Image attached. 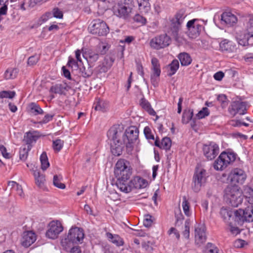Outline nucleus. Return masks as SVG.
Here are the masks:
<instances>
[{"instance_id":"obj_62","label":"nucleus","mask_w":253,"mask_h":253,"mask_svg":"<svg viewBox=\"0 0 253 253\" xmlns=\"http://www.w3.org/2000/svg\"><path fill=\"white\" fill-rule=\"evenodd\" d=\"M54 116V114H46L45 115L42 121L41 122V124H46L48 123L49 121H51Z\"/></svg>"},{"instance_id":"obj_50","label":"nucleus","mask_w":253,"mask_h":253,"mask_svg":"<svg viewBox=\"0 0 253 253\" xmlns=\"http://www.w3.org/2000/svg\"><path fill=\"white\" fill-rule=\"evenodd\" d=\"M16 95L14 91H1L0 92V98H13Z\"/></svg>"},{"instance_id":"obj_34","label":"nucleus","mask_w":253,"mask_h":253,"mask_svg":"<svg viewBox=\"0 0 253 253\" xmlns=\"http://www.w3.org/2000/svg\"><path fill=\"white\" fill-rule=\"evenodd\" d=\"M115 61V59L111 56H106L104 58V62L102 63V70L103 72H106L109 69Z\"/></svg>"},{"instance_id":"obj_17","label":"nucleus","mask_w":253,"mask_h":253,"mask_svg":"<svg viewBox=\"0 0 253 253\" xmlns=\"http://www.w3.org/2000/svg\"><path fill=\"white\" fill-rule=\"evenodd\" d=\"M206 229L203 226H198L195 229V243L201 245L206 242L207 240Z\"/></svg>"},{"instance_id":"obj_48","label":"nucleus","mask_w":253,"mask_h":253,"mask_svg":"<svg viewBox=\"0 0 253 253\" xmlns=\"http://www.w3.org/2000/svg\"><path fill=\"white\" fill-rule=\"evenodd\" d=\"M204 253H219V249L212 244L209 243Z\"/></svg>"},{"instance_id":"obj_57","label":"nucleus","mask_w":253,"mask_h":253,"mask_svg":"<svg viewBox=\"0 0 253 253\" xmlns=\"http://www.w3.org/2000/svg\"><path fill=\"white\" fill-rule=\"evenodd\" d=\"M152 216L149 214H147L145 216L143 220V225L146 227H149L151 226L153 221L152 220Z\"/></svg>"},{"instance_id":"obj_26","label":"nucleus","mask_w":253,"mask_h":253,"mask_svg":"<svg viewBox=\"0 0 253 253\" xmlns=\"http://www.w3.org/2000/svg\"><path fill=\"white\" fill-rule=\"evenodd\" d=\"M181 66H187L190 65L192 61L190 54L186 52H181L177 56Z\"/></svg>"},{"instance_id":"obj_49","label":"nucleus","mask_w":253,"mask_h":253,"mask_svg":"<svg viewBox=\"0 0 253 253\" xmlns=\"http://www.w3.org/2000/svg\"><path fill=\"white\" fill-rule=\"evenodd\" d=\"M220 214L223 220L229 219L232 216V211L227 209L222 208L220 210Z\"/></svg>"},{"instance_id":"obj_30","label":"nucleus","mask_w":253,"mask_h":253,"mask_svg":"<svg viewBox=\"0 0 253 253\" xmlns=\"http://www.w3.org/2000/svg\"><path fill=\"white\" fill-rule=\"evenodd\" d=\"M30 113L33 115H42L44 111L41 108L39 105L35 102H32L29 104Z\"/></svg>"},{"instance_id":"obj_1","label":"nucleus","mask_w":253,"mask_h":253,"mask_svg":"<svg viewBox=\"0 0 253 253\" xmlns=\"http://www.w3.org/2000/svg\"><path fill=\"white\" fill-rule=\"evenodd\" d=\"M129 164L128 161L121 159L116 164L114 169V174L117 178L115 184L121 191L126 193L131 191L133 188H145L148 184L147 181L140 176H135L128 182L132 173L128 167Z\"/></svg>"},{"instance_id":"obj_3","label":"nucleus","mask_w":253,"mask_h":253,"mask_svg":"<svg viewBox=\"0 0 253 253\" xmlns=\"http://www.w3.org/2000/svg\"><path fill=\"white\" fill-rule=\"evenodd\" d=\"M84 234L82 228L72 227L69 231L68 235L63 237L61 240V245L66 251L75 244H81L84 238Z\"/></svg>"},{"instance_id":"obj_53","label":"nucleus","mask_w":253,"mask_h":253,"mask_svg":"<svg viewBox=\"0 0 253 253\" xmlns=\"http://www.w3.org/2000/svg\"><path fill=\"white\" fill-rule=\"evenodd\" d=\"M30 149L29 147H28V149L26 148L20 149L19 151V158L21 160L25 161L27 159L28 156V151Z\"/></svg>"},{"instance_id":"obj_28","label":"nucleus","mask_w":253,"mask_h":253,"mask_svg":"<svg viewBox=\"0 0 253 253\" xmlns=\"http://www.w3.org/2000/svg\"><path fill=\"white\" fill-rule=\"evenodd\" d=\"M151 64L152 74H155L156 76H160L161 70L159 60L156 57H153L151 59Z\"/></svg>"},{"instance_id":"obj_15","label":"nucleus","mask_w":253,"mask_h":253,"mask_svg":"<svg viewBox=\"0 0 253 253\" xmlns=\"http://www.w3.org/2000/svg\"><path fill=\"white\" fill-rule=\"evenodd\" d=\"M63 230V227L60 221H51L49 224V228L45 234L46 237L49 239H55Z\"/></svg>"},{"instance_id":"obj_8","label":"nucleus","mask_w":253,"mask_h":253,"mask_svg":"<svg viewBox=\"0 0 253 253\" xmlns=\"http://www.w3.org/2000/svg\"><path fill=\"white\" fill-rule=\"evenodd\" d=\"M235 221L242 225L244 222H253V206L245 209H239L234 211Z\"/></svg>"},{"instance_id":"obj_32","label":"nucleus","mask_w":253,"mask_h":253,"mask_svg":"<svg viewBox=\"0 0 253 253\" xmlns=\"http://www.w3.org/2000/svg\"><path fill=\"white\" fill-rule=\"evenodd\" d=\"M193 116L194 112L193 109L184 110L181 119L182 124H188L194 118Z\"/></svg>"},{"instance_id":"obj_14","label":"nucleus","mask_w":253,"mask_h":253,"mask_svg":"<svg viewBox=\"0 0 253 253\" xmlns=\"http://www.w3.org/2000/svg\"><path fill=\"white\" fill-rule=\"evenodd\" d=\"M170 42V37L167 34H163L153 38L150 43L152 48L160 49L169 45Z\"/></svg>"},{"instance_id":"obj_21","label":"nucleus","mask_w":253,"mask_h":253,"mask_svg":"<svg viewBox=\"0 0 253 253\" xmlns=\"http://www.w3.org/2000/svg\"><path fill=\"white\" fill-rule=\"evenodd\" d=\"M180 28V22L178 17H173L170 20V30L171 35L175 39L178 37V32Z\"/></svg>"},{"instance_id":"obj_56","label":"nucleus","mask_w":253,"mask_h":253,"mask_svg":"<svg viewBox=\"0 0 253 253\" xmlns=\"http://www.w3.org/2000/svg\"><path fill=\"white\" fill-rule=\"evenodd\" d=\"M52 14V16H63V13L60 9L57 7L54 8L51 12H48L46 13L45 16L47 15Z\"/></svg>"},{"instance_id":"obj_43","label":"nucleus","mask_w":253,"mask_h":253,"mask_svg":"<svg viewBox=\"0 0 253 253\" xmlns=\"http://www.w3.org/2000/svg\"><path fill=\"white\" fill-rule=\"evenodd\" d=\"M190 226V220L189 219H187L185 221L184 230L182 233L183 236L186 239H189Z\"/></svg>"},{"instance_id":"obj_47","label":"nucleus","mask_w":253,"mask_h":253,"mask_svg":"<svg viewBox=\"0 0 253 253\" xmlns=\"http://www.w3.org/2000/svg\"><path fill=\"white\" fill-rule=\"evenodd\" d=\"M210 115V111L207 107H203L201 110H200L198 114H196V116L197 119L200 120L205 118L206 117Z\"/></svg>"},{"instance_id":"obj_37","label":"nucleus","mask_w":253,"mask_h":253,"mask_svg":"<svg viewBox=\"0 0 253 253\" xmlns=\"http://www.w3.org/2000/svg\"><path fill=\"white\" fill-rule=\"evenodd\" d=\"M18 70L16 68L7 69L5 73L4 76L6 80L14 79L16 77Z\"/></svg>"},{"instance_id":"obj_61","label":"nucleus","mask_w":253,"mask_h":253,"mask_svg":"<svg viewBox=\"0 0 253 253\" xmlns=\"http://www.w3.org/2000/svg\"><path fill=\"white\" fill-rule=\"evenodd\" d=\"M247 243L242 239H237L234 242V247L237 248H241L244 247L245 245H247Z\"/></svg>"},{"instance_id":"obj_16","label":"nucleus","mask_w":253,"mask_h":253,"mask_svg":"<svg viewBox=\"0 0 253 253\" xmlns=\"http://www.w3.org/2000/svg\"><path fill=\"white\" fill-rule=\"evenodd\" d=\"M228 111L233 116L237 114L244 115L247 113V103L240 101H233L228 108Z\"/></svg>"},{"instance_id":"obj_60","label":"nucleus","mask_w":253,"mask_h":253,"mask_svg":"<svg viewBox=\"0 0 253 253\" xmlns=\"http://www.w3.org/2000/svg\"><path fill=\"white\" fill-rule=\"evenodd\" d=\"M133 21L136 22L140 24V25H145L147 20L145 17H132Z\"/></svg>"},{"instance_id":"obj_64","label":"nucleus","mask_w":253,"mask_h":253,"mask_svg":"<svg viewBox=\"0 0 253 253\" xmlns=\"http://www.w3.org/2000/svg\"><path fill=\"white\" fill-rule=\"evenodd\" d=\"M68 251L70 253H81V248L78 246L73 245L67 252Z\"/></svg>"},{"instance_id":"obj_33","label":"nucleus","mask_w":253,"mask_h":253,"mask_svg":"<svg viewBox=\"0 0 253 253\" xmlns=\"http://www.w3.org/2000/svg\"><path fill=\"white\" fill-rule=\"evenodd\" d=\"M221 24H225L229 26H233L237 21V17H218Z\"/></svg>"},{"instance_id":"obj_41","label":"nucleus","mask_w":253,"mask_h":253,"mask_svg":"<svg viewBox=\"0 0 253 253\" xmlns=\"http://www.w3.org/2000/svg\"><path fill=\"white\" fill-rule=\"evenodd\" d=\"M61 179L62 177L60 175H54L53 183L55 187L61 189H64L65 188L66 186L64 183L61 182Z\"/></svg>"},{"instance_id":"obj_45","label":"nucleus","mask_w":253,"mask_h":253,"mask_svg":"<svg viewBox=\"0 0 253 253\" xmlns=\"http://www.w3.org/2000/svg\"><path fill=\"white\" fill-rule=\"evenodd\" d=\"M217 100L220 104L222 108L226 107L228 105V100L225 94H219L217 97Z\"/></svg>"},{"instance_id":"obj_39","label":"nucleus","mask_w":253,"mask_h":253,"mask_svg":"<svg viewBox=\"0 0 253 253\" xmlns=\"http://www.w3.org/2000/svg\"><path fill=\"white\" fill-rule=\"evenodd\" d=\"M99 58V54L97 52H90L88 54L87 60L88 63V65L92 67L94 63L97 61Z\"/></svg>"},{"instance_id":"obj_55","label":"nucleus","mask_w":253,"mask_h":253,"mask_svg":"<svg viewBox=\"0 0 253 253\" xmlns=\"http://www.w3.org/2000/svg\"><path fill=\"white\" fill-rule=\"evenodd\" d=\"M78 62V61L77 60H75L71 56H69L68 58V61L67 64V66L71 68H73L74 66L76 68H78L79 65Z\"/></svg>"},{"instance_id":"obj_40","label":"nucleus","mask_w":253,"mask_h":253,"mask_svg":"<svg viewBox=\"0 0 253 253\" xmlns=\"http://www.w3.org/2000/svg\"><path fill=\"white\" fill-rule=\"evenodd\" d=\"M245 39L240 40L238 41L239 44L243 46H245L246 45H253V42H251V40L253 38V34H250V32H249L248 35L245 36Z\"/></svg>"},{"instance_id":"obj_9","label":"nucleus","mask_w":253,"mask_h":253,"mask_svg":"<svg viewBox=\"0 0 253 253\" xmlns=\"http://www.w3.org/2000/svg\"><path fill=\"white\" fill-rule=\"evenodd\" d=\"M91 33L99 36H106L109 31L107 24L102 20L96 19L93 20L89 25Z\"/></svg>"},{"instance_id":"obj_13","label":"nucleus","mask_w":253,"mask_h":253,"mask_svg":"<svg viewBox=\"0 0 253 253\" xmlns=\"http://www.w3.org/2000/svg\"><path fill=\"white\" fill-rule=\"evenodd\" d=\"M204 155L208 160H213L219 152L218 145L214 142L204 144L203 146Z\"/></svg>"},{"instance_id":"obj_42","label":"nucleus","mask_w":253,"mask_h":253,"mask_svg":"<svg viewBox=\"0 0 253 253\" xmlns=\"http://www.w3.org/2000/svg\"><path fill=\"white\" fill-rule=\"evenodd\" d=\"M80 70L81 72L82 76L85 78L90 77L93 74V70L91 68V66H89L87 69H86L85 67L83 66L81 68Z\"/></svg>"},{"instance_id":"obj_20","label":"nucleus","mask_w":253,"mask_h":253,"mask_svg":"<svg viewBox=\"0 0 253 253\" xmlns=\"http://www.w3.org/2000/svg\"><path fill=\"white\" fill-rule=\"evenodd\" d=\"M154 145L160 149L165 150L168 151L170 150L171 146V140L169 137H165L160 142L158 137H157L155 141Z\"/></svg>"},{"instance_id":"obj_10","label":"nucleus","mask_w":253,"mask_h":253,"mask_svg":"<svg viewBox=\"0 0 253 253\" xmlns=\"http://www.w3.org/2000/svg\"><path fill=\"white\" fill-rule=\"evenodd\" d=\"M202 23H204V21L198 19H194L187 22L188 31L187 33L190 38L195 39L200 35L203 28Z\"/></svg>"},{"instance_id":"obj_54","label":"nucleus","mask_w":253,"mask_h":253,"mask_svg":"<svg viewBox=\"0 0 253 253\" xmlns=\"http://www.w3.org/2000/svg\"><path fill=\"white\" fill-rule=\"evenodd\" d=\"M245 197L248 198V202L251 204H253V189L251 188H249L246 189L245 192Z\"/></svg>"},{"instance_id":"obj_18","label":"nucleus","mask_w":253,"mask_h":253,"mask_svg":"<svg viewBox=\"0 0 253 253\" xmlns=\"http://www.w3.org/2000/svg\"><path fill=\"white\" fill-rule=\"evenodd\" d=\"M36 240L35 233L31 231H26L23 233L21 244L25 247H29Z\"/></svg>"},{"instance_id":"obj_63","label":"nucleus","mask_w":253,"mask_h":253,"mask_svg":"<svg viewBox=\"0 0 253 253\" xmlns=\"http://www.w3.org/2000/svg\"><path fill=\"white\" fill-rule=\"evenodd\" d=\"M142 248L145 249V251L148 252H152L153 251V248L150 245V242L148 241L147 242H143L142 244Z\"/></svg>"},{"instance_id":"obj_44","label":"nucleus","mask_w":253,"mask_h":253,"mask_svg":"<svg viewBox=\"0 0 253 253\" xmlns=\"http://www.w3.org/2000/svg\"><path fill=\"white\" fill-rule=\"evenodd\" d=\"M182 208L183 211L184 212V213L186 215L189 216L190 215V212L189 211V208H190V204L188 202L187 198L185 196H183L182 198Z\"/></svg>"},{"instance_id":"obj_4","label":"nucleus","mask_w":253,"mask_h":253,"mask_svg":"<svg viewBox=\"0 0 253 253\" xmlns=\"http://www.w3.org/2000/svg\"><path fill=\"white\" fill-rule=\"evenodd\" d=\"M224 196L227 202L233 207L242 204L244 196L238 185H228L224 190Z\"/></svg>"},{"instance_id":"obj_23","label":"nucleus","mask_w":253,"mask_h":253,"mask_svg":"<svg viewBox=\"0 0 253 253\" xmlns=\"http://www.w3.org/2000/svg\"><path fill=\"white\" fill-rule=\"evenodd\" d=\"M39 137L40 136L38 131H29L25 134L23 141L28 145V147L31 149V145L33 143H35Z\"/></svg>"},{"instance_id":"obj_31","label":"nucleus","mask_w":253,"mask_h":253,"mask_svg":"<svg viewBox=\"0 0 253 253\" xmlns=\"http://www.w3.org/2000/svg\"><path fill=\"white\" fill-rule=\"evenodd\" d=\"M33 174L36 184L40 187H42L45 181L44 175L42 174L40 171L38 169L34 170Z\"/></svg>"},{"instance_id":"obj_7","label":"nucleus","mask_w":253,"mask_h":253,"mask_svg":"<svg viewBox=\"0 0 253 253\" xmlns=\"http://www.w3.org/2000/svg\"><path fill=\"white\" fill-rule=\"evenodd\" d=\"M133 7V0H118L113 10L116 16H129L132 14Z\"/></svg>"},{"instance_id":"obj_6","label":"nucleus","mask_w":253,"mask_h":253,"mask_svg":"<svg viewBox=\"0 0 253 253\" xmlns=\"http://www.w3.org/2000/svg\"><path fill=\"white\" fill-rule=\"evenodd\" d=\"M122 133L125 142L126 144L127 153L129 154L133 150L134 143L138 139L139 130L137 127L131 126L124 131L122 127Z\"/></svg>"},{"instance_id":"obj_46","label":"nucleus","mask_w":253,"mask_h":253,"mask_svg":"<svg viewBox=\"0 0 253 253\" xmlns=\"http://www.w3.org/2000/svg\"><path fill=\"white\" fill-rule=\"evenodd\" d=\"M64 141L60 139H57L53 141L52 147L55 151L59 152L62 148Z\"/></svg>"},{"instance_id":"obj_5","label":"nucleus","mask_w":253,"mask_h":253,"mask_svg":"<svg viewBox=\"0 0 253 253\" xmlns=\"http://www.w3.org/2000/svg\"><path fill=\"white\" fill-rule=\"evenodd\" d=\"M237 157V154L233 152L228 151H223L215 161L213 168L217 170H223L228 165L233 163Z\"/></svg>"},{"instance_id":"obj_11","label":"nucleus","mask_w":253,"mask_h":253,"mask_svg":"<svg viewBox=\"0 0 253 253\" xmlns=\"http://www.w3.org/2000/svg\"><path fill=\"white\" fill-rule=\"evenodd\" d=\"M207 171L203 168H196L193 177V182L194 183L193 189L198 191L200 188L204 184L207 180Z\"/></svg>"},{"instance_id":"obj_19","label":"nucleus","mask_w":253,"mask_h":253,"mask_svg":"<svg viewBox=\"0 0 253 253\" xmlns=\"http://www.w3.org/2000/svg\"><path fill=\"white\" fill-rule=\"evenodd\" d=\"M220 49L222 52L226 53L234 52L236 51L237 47L236 44L232 41L224 39L220 43Z\"/></svg>"},{"instance_id":"obj_25","label":"nucleus","mask_w":253,"mask_h":253,"mask_svg":"<svg viewBox=\"0 0 253 253\" xmlns=\"http://www.w3.org/2000/svg\"><path fill=\"white\" fill-rule=\"evenodd\" d=\"M179 67V63L177 59H174L167 66L168 73L169 77H171L174 75Z\"/></svg>"},{"instance_id":"obj_22","label":"nucleus","mask_w":253,"mask_h":253,"mask_svg":"<svg viewBox=\"0 0 253 253\" xmlns=\"http://www.w3.org/2000/svg\"><path fill=\"white\" fill-rule=\"evenodd\" d=\"M70 88V87L66 83L56 84L50 87L49 91L55 94H65L66 91H68Z\"/></svg>"},{"instance_id":"obj_58","label":"nucleus","mask_w":253,"mask_h":253,"mask_svg":"<svg viewBox=\"0 0 253 253\" xmlns=\"http://www.w3.org/2000/svg\"><path fill=\"white\" fill-rule=\"evenodd\" d=\"M175 218L176 219L175 225V226H179L182 223L184 219V216L182 213L180 212L178 213H175Z\"/></svg>"},{"instance_id":"obj_35","label":"nucleus","mask_w":253,"mask_h":253,"mask_svg":"<svg viewBox=\"0 0 253 253\" xmlns=\"http://www.w3.org/2000/svg\"><path fill=\"white\" fill-rule=\"evenodd\" d=\"M139 9L141 12L146 13L150 9L149 0H137Z\"/></svg>"},{"instance_id":"obj_12","label":"nucleus","mask_w":253,"mask_h":253,"mask_svg":"<svg viewBox=\"0 0 253 253\" xmlns=\"http://www.w3.org/2000/svg\"><path fill=\"white\" fill-rule=\"evenodd\" d=\"M247 178L245 171L240 169H233L229 174L228 179L230 180V185H238L243 184Z\"/></svg>"},{"instance_id":"obj_2","label":"nucleus","mask_w":253,"mask_h":253,"mask_svg":"<svg viewBox=\"0 0 253 253\" xmlns=\"http://www.w3.org/2000/svg\"><path fill=\"white\" fill-rule=\"evenodd\" d=\"M110 151L114 156H120L123 154L126 144L125 142L122 133V127L120 125L112 126L107 132Z\"/></svg>"},{"instance_id":"obj_51","label":"nucleus","mask_w":253,"mask_h":253,"mask_svg":"<svg viewBox=\"0 0 253 253\" xmlns=\"http://www.w3.org/2000/svg\"><path fill=\"white\" fill-rule=\"evenodd\" d=\"M144 134L147 140H155L154 134L152 132L151 128L149 126H146L144 129Z\"/></svg>"},{"instance_id":"obj_38","label":"nucleus","mask_w":253,"mask_h":253,"mask_svg":"<svg viewBox=\"0 0 253 253\" xmlns=\"http://www.w3.org/2000/svg\"><path fill=\"white\" fill-rule=\"evenodd\" d=\"M40 161L41 163V169L43 170H46L49 167V163L48 161V158L46 153L43 152L40 156Z\"/></svg>"},{"instance_id":"obj_24","label":"nucleus","mask_w":253,"mask_h":253,"mask_svg":"<svg viewBox=\"0 0 253 253\" xmlns=\"http://www.w3.org/2000/svg\"><path fill=\"white\" fill-rule=\"evenodd\" d=\"M106 236L108 240L117 247L123 246L124 244V241L119 235L113 234L110 232H107Z\"/></svg>"},{"instance_id":"obj_36","label":"nucleus","mask_w":253,"mask_h":253,"mask_svg":"<svg viewBox=\"0 0 253 253\" xmlns=\"http://www.w3.org/2000/svg\"><path fill=\"white\" fill-rule=\"evenodd\" d=\"M110 45L106 43L100 42L96 47L97 52L100 55H104L109 50Z\"/></svg>"},{"instance_id":"obj_52","label":"nucleus","mask_w":253,"mask_h":253,"mask_svg":"<svg viewBox=\"0 0 253 253\" xmlns=\"http://www.w3.org/2000/svg\"><path fill=\"white\" fill-rule=\"evenodd\" d=\"M40 60V56L35 54L29 57L27 61V64L29 66H34L36 65Z\"/></svg>"},{"instance_id":"obj_59","label":"nucleus","mask_w":253,"mask_h":253,"mask_svg":"<svg viewBox=\"0 0 253 253\" xmlns=\"http://www.w3.org/2000/svg\"><path fill=\"white\" fill-rule=\"evenodd\" d=\"M160 76H156L155 74L151 75V82L154 87L158 86Z\"/></svg>"},{"instance_id":"obj_27","label":"nucleus","mask_w":253,"mask_h":253,"mask_svg":"<svg viewBox=\"0 0 253 253\" xmlns=\"http://www.w3.org/2000/svg\"><path fill=\"white\" fill-rule=\"evenodd\" d=\"M93 105V108L95 110L104 112L109 107V103L107 101L98 99V101L94 103Z\"/></svg>"},{"instance_id":"obj_29","label":"nucleus","mask_w":253,"mask_h":253,"mask_svg":"<svg viewBox=\"0 0 253 253\" xmlns=\"http://www.w3.org/2000/svg\"><path fill=\"white\" fill-rule=\"evenodd\" d=\"M140 105L150 115L155 116L156 115V113L155 112L154 110L152 108L150 103L144 98H142L140 100Z\"/></svg>"}]
</instances>
